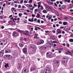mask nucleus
<instances>
[{"label":"nucleus","mask_w":73,"mask_h":73,"mask_svg":"<svg viewBox=\"0 0 73 73\" xmlns=\"http://www.w3.org/2000/svg\"><path fill=\"white\" fill-rule=\"evenodd\" d=\"M68 61V57H64L63 59V63H66Z\"/></svg>","instance_id":"obj_1"},{"label":"nucleus","mask_w":73,"mask_h":73,"mask_svg":"<svg viewBox=\"0 0 73 73\" xmlns=\"http://www.w3.org/2000/svg\"><path fill=\"white\" fill-rule=\"evenodd\" d=\"M7 58H9V59H10V60H11L12 61H15V58H13V57L12 56L10 55H8Z\"/></svg>","instance_id":"obj_2"},{"label":"nucleus","mask_w":73,"mask_h":73,"mask_svg":"<svg viewBox=\"0 0 73 73\" xmlns=\"http://www.w3.org/2000/svg\"><path fill=\"white\" fill-rule=\"evenodd\" d=\"M46 57L47 58H52V53L50 52H48L46 54Z\"/></svg>","instance_id":"obj_3"},{"label":"nucleus","mask_w":73,"mask_h":73,"mask_svg":"<svg viewBox=\"0 0 73 73\" xmlns=\"http://www.w3.org/2000/svg\"><path fill=\"white\" fill-rule=\"evenodd\" d=\"M31 16L32 17V18L31 19L29 18L28 20L30 22H33V19H34V17H35L36 15H35L32 14Z\"/></svg>","instance_id":"obj_4"},{"label":"nucleus","mask_w":73,"mask_h":73,"mask_svg":"<svg viewBox=\"0 0 73 73\" xmlns=\"http://www.w3.org/2000/svg\"><path fill=\"white\" fill-rule=\"evenodd\" d=\"M19 33H18L13 32V36L15 37H17V36H19Z\"/></svg>","instance_id":"obj_5"},{"label":"nucleus","mask_w":73,"mask_h":73,"mask_svg":"<svg viewBox=\"0 0 73 73\" xmlns=\"http://www.w3.org/2000/svg\"><path fill=\"white\" fill-rule=\"evenodd\" d=\"M6 44V42L5 40H2L0 41V45H4Z\"/></svg>","instance_id":"obj_6"},{"label":"nucleus","mask_w":73,"mask_h":73,"mask_svg":"<svg viewBox=\"0 0 73 73\" xmlns=\"http://www.w3.org/2000/svg\"><path fill=\"white\" fill-rule=\"evenodd\" d=\"M47 48V46L46 45H44L40 47L41 49H46Z\"/></svg>","instance_id":"obj_7"},{"label":"nucleus","mask_w":73,"mask_h":73,"mask_svg":"<svg viewBox=\"0 0 73 73\" xmlns=\"http://www.w3.org/2000/svg\"><path fill=\"white\" fill-rule=\"evenodd\" d=\"M4 50H2L0 52V57H2L4 55Z\"/></svg>","instance_id":"obj_8"},{"label":"nucleus","mask_w":73,"mask_h":73,"mask_svg":"<svg viewBox=\"0 0 73 73\" xmlns=\"http://www.w3.org/2000/svg\"><path fill=\"white\" fill-rule=\"evenodd\" d=\"M23 71L25 73H29V70L27 68H25L23 69Z\"/></svg>","instance_id":"obj_9"},{"label":"nucleus","mask_w":73,"mask_h":73,"mask_svg":"<svg viewBox=\"0 0 73 73\" xmlns=\"http://www.w3.org/2000/svg\"><path fill=\"white\" fill-rule=\"evenodd\" d=\"M5 53H11V50L7 48L5 50Z\"/></svg>","instance_id":"obj_10"},{"label":"nucleus","mask_w":73,"mask_h":73,"mask_svg":"<svg viewBox=\"0 0 73 73\" xmlns=\"http://www.w3.org/2000/svg\"><path fill=\"white\" fill-rule=\"evenodd\" d=\"M45 70H46V71L48 72L49 73H50L51 72V69H50V68H47Z\"/></svg>","instance_id":"obj_11"},{"label":"nucleus","mask_w":73,"mask_h":73,"mask_svg":"<svg viewBox=\"0 0 73 73\" xmlns=\"http://www.w3.org/2000/svg\"><path fill=\"white\" fill-rule=\"evenodd\" d=\"M15 21H10L8 22V23L11 24V25H13V24H15Z\"/></svg>","instance_id":"obj_12"},{"label":"nucleus","mask_w":73,"mask_h":73,"mask_svg":"<svg viewBox=\"0 0 73 73\" xmlns=\"http://www.w3.org/2000/svg\"><path fill=\"white\" fill-rule=\"evenodd\" d=\"M27 48H24L23 49V52L24 53H27Z\"/></svg>","instance_id":"obj_13"},{"label":"nucleus","mask_w":73,"mask_h":73,"mask_svg":"<svg viewBox=\"0 0 73 73\" xmlns=\"http://www.w3.org/2000/svg\"><path fill=\"white\" fill-rule=\"evenodd\" d=\"M62 31L61 30H60V29H58L56 30V33H59V34H61V33Z\"/></svg>","instance_id":"obj_14"},{"label":"nucleus","mask_w":73,"mask_h":73,"mask_svg":"<svg viewBox=\"0 0 73 73\" xmlns=\"http://www.w3.org/2000/svg\"><path fill=\"white\" fill-rule=\"evenodd\" d=\"M46 44L47 45H48L49 48H51L52 45H51V43L50 42H47L46 43Z\"/></svg>","instance_id":"obj_15"},{"label":"nucleus","mask_w":73,"mask_h":73,"mask_svg":"<svg viewBox=\"0 0 73 73\" xmlns=\"http://www.w3.org/2000/svg\"><path fill=\"white\" fill-rule=\"evenodd\" d=\"M19 45L21 47H23L24 45V42H21L19 44Z\"/></svg>","instance_id":"obj_16"},{"label":"nucleus","mask_w":73,"mask_h":73,"mask_svg":"<svg viewBox=\"0 0 73 73\" xmlns=\"http://www.w3.org/2000/svg\"><path fill=\"white\" fill-rule=\"evenodd\" d=\"M41 2H39L38 3V5L37 6L38 8H40L41 6Z\"/></svg>","instance_id":"obj_17"},{"label":"nucleus","mask_w":73,"mask_h":73,"mask_svg":"<svg viewBox=\"0 0 73 73\" xmlns=\"http://www.w3.org/2000/svg\"><path fill=\"white\" fill-rule=\"evenodd\" d=\"M64 30L66 31H70V28H65L64 29Z\"/></svg>","instance_id":"obj_18"},{"label":"nucleus","mask_w":73,"mask_h":73,"mask_svg":"<svg viewBox=\"0 0 73 73\" xmlns=\"http://www.w3.org/2000/svg\"><path fill=\"white\" fill-rule=\"evenodd\" d=\"M7 67H9V64L8 63L5 65V67L6 68V69L7 68Z\"/></svg>","instance_id":"obj_19"},{"label":"nucleus","mask_w":73,"mask_h":73,"mask_svg":"<svg viewBox=\"0 0 73 73\" xmlns=\"http://www.w3.org/2000/svg\"><path fill=\"white\" fill-rule=\"evenodd\" d=\"M31 48H33V49H34V50H35V46H34L32 44L31 45Z\"/></svg>","instance_id":"obj_20"},{"label":"nucleus","mask_w":73,"mask_h":73,"mask_svg":"<svg viewBox=\"0 0 73 73\" xmlns=\"http://www.w3.org/2000/svg\"><path fill=\"white\" fill-rule=\"evenodd\" d=\"M17 31L18 32H20V33H23V32L24 31L23 30H20L18 29L17 30Z\"/></svg>","instance_id":"obj_21"},{"label":"nucleus","mask_w":73,"mask_h":73,"mask_svg":"<svg viewBox=\"0 0 73 73\" xmlns=\"http://www.w3.org/2000/svg\"><path fill=\"white\" fill-rule=\"evenodd\" d=\"M66 7V5H63L61 6V8H62V9H64V8H65Z\"/></svg>","instance_id":"obj_22"},{"label":"nucleus","mask_w":73,"mask_h":73,"mask_svg":"<svg viewBox=\"0 0 73 73\" xmlns=\"http://www.w3.org/2000/svg\"><path fill=\"white\" fill-rule=\"evenodd\" d=\"M47 8H48V9H50V10H51L52 9V7L50 6H49V5L48 6Z\"/></svg>","instance_id":"obj_23"},{"label":"nucleus","mask_w":73,"mask_h":73,"mask_svg":"<svg viewBox=\"0 0 73 73\" xmlns=\"http://www.w3.org/2000/svg\"><path fill=\"white\" fill-rule=\"evenodd\" d=\"M36 70L35 68H32L30 69L31 72H32L33 70Z\"/></svg>","instance_id":"obj_24"},{"label":"nucleus","mask_w":73,"mask_h":73,"mask_svg":"<svg viewBox=\"0 0 73 73\" xmlns=\"http://www.w3.org/2000/svg\"><path fill=\"white\" fill-rule=\"evenodd\" d=\"M73 7V4H70V7H69V8L70 9H72Z\"/></svg>","instance_id":"obj_25"},{"label":"nucleus","mask_w":73,"mask_h":73,"mask_svg":"<svg viewBox=\"0 0 73 73\" xmlns=\"http://www.w3.org/2000/svg\"><path fill=\"white\" fill-rule=\"evenodd\" d=\"M67 52L68 53V55L69 54V55H72V53L69 50L67 51Z\"/></svg>","instance_id":"obj_26"},{"label":"nucleus","mask_w":73,"mask_h":73,"mask_svg":"<svg viewBox=\"0 0 73 73\" xmlns=\"http://www.w3.org/2000/svg\"><path fill=\"white\" fill-rule=\"evenodd\" d=\"M41 41H38L37 43V44L38 45H41Z\"/></svg>","instance_id":"obj_27"},{"label":"nucleus","mask_w":73,"mask_h":73,"mask_svg":"<svg viewBox=\"0 0 73 73\" xmlns=\"http://www.w3.org/2000/svg\"><path fill=\"white\" fill-rule=\"evenodd\" d=\"M18 65L19 66L18 67V68L19 69H20V68H21V63H19Z\"/></svg>","instance_id":"obj_28"},{"label":"nucleus","mask_w":73,"mask_h":73,"mask_svg":"<svg viewBox=\"0 0 73 73\" xmlns=\"http://www.w3.org/2000/svg\"><path fill=\"white\" fill-rule=\"evenodd\" d=\"M64 20L65 21H67V20H68V18L67 17L64 16Z\"/></svg>","instance_id":"obj_29"},{"label":"nucleus","mask_w":73,"mask_h":73,"mask_svg":"<svg viewBox=\"0 0 73 73\" xmlns=\"http://www.w3.org/2000/svg\"><path fill=\"white\" fill-rule=\"evenodd\" d=\"M69 41L70 42H73V39L71 38L69 39Z\"/></svg>","instance_id":"obj_30"},{"label":"nucleus","mask_w":73,"mask_h":73,"mask_svg":"<svg viewBox=\"0 0 73 73\" xmlns=\"http://www.w3.org/2000/svg\"><path fill=\"white\" fill-rule=\"evenodd\" d=\"M67 23H68V22H63V25H66Z\"/></svg>","instance_id":"obj_31"},{"label":"nucleus","mask_w":73,"mask_h":73,"mask_svg":"<svg viewBox=\"0 0 73 73\" xmlns=\"http://www.w3.org/2000/svg\"><path fill=\"white\" fill-rule=\"evenodd\" d=\"M43 73H49L48 72V71H47L46 70H44L43 71Z\"/></svg>","instance_id":"obj_32"},{"label":"nucleus","mask_w":73,"mask_h":73,"mask_svg":"<svg viewBox=\"0 0 73 73\" xmlns=\"http://www.w3.org/2000/svg\"><path fill=\"white\" fill-rule=\"evenodd\" d=\"M43 13H47V11L45 10H44L42 11Z\"/></svg>","instance_id":"obj_33"},{"label":"nucleus","mask_w":73,"mask_h":73,"mask_svg":"<svg viewBox=\"0 0 73 73\" xmlns=\"http://www.w3.org/2000/svg\"><path fill=\"white\" fill-rule=\"evenodd\" d=\"M63 48H57V50H63Z\"/></svg>","instance_id":"obj_34"},{"label":"nucleus","mask_w":73,"mask_h":73,"mask_svg":"<svg viewBox=\"0 0 73 73\" xmlns=\"http://www.w3.org/2000/svg\"><path fill=\"white\" fill-rule=\"evenodd\" d=\"M41 9H40L38 7V12L39 13V12H41Z\"/></svg>","instance_id":"obj_35"},{"label":"nucleus","mask_w":73,"mask_h":73,"mask_svg":"<svg viewBox=\"0 0 73 73\" xmlns=\"http://www.w3.org/2000/svg\"><path fill=\"white\" fill-rule=\"evenodd\" d=\"M40 9H41V10H43L44 9V7H43V6L42 5H41L40 6Z\"/></svg>","instance_id":"obj_36"},{"label":"nucleus","mask_w":73,"mask_h":73,"mask_svg":"<svg viewBox=\"0 0 73 73\" xmlns=\"http://www.w3.org/2000/svg\"><path fill=\"white\" fill-rule=\"evenodd\" d=\"M66 46H67L68 47V48H69V47L70 46V45L69 44V43H66Z\"/></svg>","instance_id":"obj_37"},{"label":"nucleus","mask_w":73,"mask_h":73,"mask_svg":"<svg viewBox=\"0 0 73 73\" xmlns=\"http://www.w3.org/2000/svg\"><path fill=\"white\" fill-rule=\"evenodd\" d=\"M34 38H35V39H37V38H39V37L37 36H35Z\"/></svg>","instance_id":"obj_38"},{"label":"nucleus","mask_w":73,"mask_h":73,"mask_svg":"<svg viewBox=\"0 0 73 73\" xmlns=\"http://www.w3.org/2000/svg\"><path fill=\"white\" fill-rule=\"evenodd\" d=\"M40 41V43L41 44H43L44 42V40H41Z\"/></svg>","instance_id":"obj_39"},{"label":"nucleus","mask_w":73,"mask_h":73,"mask_svg":"<svg viewBox=\"0 0 73 73\" xmlns=\"http://www.w3.org/2000/svg\"><path fill=\"white\" fill-rule=\"evenodd\" d=\"M4 57L5 58H7V57L8 58V54H6L4 56Z\"/></svg>","instance_id":"obj_40"},{"label":"nucleus","mask_w":73,"mask_h":73,"mask_svg":"<svg viewBox=\"0 0 73 73\" xmlns=\"http://www.w3.org/2000/svg\"><path fill=\"white\" fill-rule=\"evenodd\" d=\"M40 23V19H38L37 21L36 22V23Z\"/></svg>","instance_id":"obj_41"},{"label":"nucleus","mask_w":73,"mask_h":73,"mask_svg":"<svg viewBox=\"0 0 73 73\" xmlns=\"http://www.w3.org/2000/svg\"><path fill=\"white\" fill-rule=\"evenodd\" d=\"M26 8V7H25V6H24V5H22V10H23V8Z\"/></svg>","instance_id":"obj_42"},{"label":"nucleus","mask_w":73,"mask_h":73,"mask_svg":"<svg viewBox=\"0 0 73 73\" xmlns=\"http://www.w3.org/2000/svg\"><path fill=\"white\" fill-rule=\"evenodd\" d=\"M69 20L70 21H71L72 20H73V19L71 17H70L69 18Z\"/></svg>","instance_id":"obj_43"},{"label":"nucleus","mask_w":73,"mask_h":73,"mask_svg":"<svg viewBox=\"0 0 73 73\" xmlns=\"http://www.w3.org/2000/svg\"><path fill=\"white\" fill-rule=\"evenodd\" d=\"M53 43H57V44L58 43V42H57L56 40H55L53 41Z\"/></svg>","instance_id":"obj_44"},{"label":"nucleus","mask_w":73,"mask_h":73,"mask_svg":"<svg viewBox=\"0 0 73 73\" xmlns=\"http://www.w3.org/2000/svg\"><path fill=\"white\" fill-rule=\"evenodd\" d=\"M32 1H33V0H29V3H32Z\"/></svg>","instance_id":"obj_45"},{"label":"nucleus","mask_w":73,"mask_h":73,"mask_svg":"<svg viewBox=\"0 0 73 73\" xmlns=\"http://www.w3.org/2000/svg\"><path fill=\"white\" fill-rule=\"evenodd\" d=\"M44 6L45 8H47L48 7V5L47 4H45L44 5Z\"/></svg>","instance_id":"obj_46"},{"label":"nucleus","mask_w":73,"mask_h":73,"mask_svg":"<svg viewBox=\"0 0 73 73\" xmlns=\"http://www.w3.org/2000/svg\"><path fill=\"white\" fill-rule=\"evenodd\" d=\"M46 2L48 3V4L49 5H50V0H49V1H47Z\"/></svg>","instance_id":"obj_47"},{"label":"nucleus","mask_w":73,"mask_h":73,"mask_svg":"<svg viewBox=\"0 0 73 73\" xmlns=\"http://www.w3.org/2000/svg\"><path fill=\"white\" fill-rule=\"evenodd\" d=\"M35 28H38V29H41V28L40 27H38L37 26H35Z\"/></svg>","instance_id":"obj_48"},{"label":"nucleus","mask_w":73,"mask_h":73,"mask_svg":"<svg viewBox=\"0 0 73 73\" xmlns=\"http://www.w3.org/2000/svg\"><path fill=\"white\" fill-rule=\"evenodd\" d=\"M24 22L25 23H26V24L27 23V20H25L24 21Z\"/></svg>","instance_id":"obj_49"},{"label":"nucleus","mask_w":73,"mask_h":73,"mask_svg":"<svg viewBox=\"0 0 73 73\" xmlns=\"http://www.w3.org/2000/svg\"><path fill=\"white\" fill-rule=\"evenodd\" d=\"M54 62L55 64H56V63H57V62H58V61L57 60H54Z\"/></svg>","instance_id":"obj_50"},{"label":"nucleus","mask_w":73,"mask_h":73,"mask_svg":"<svg viewBox=\"0 0 73 73\" xmlns=\"http://www.w3.org/2000/svg\"><path fill=\"white\" fill-rule=\"evenodd\" d=\"M51 38L52 39V40H54V36H52L51 37Z\"/></svg>","instance_id":"obj_51"},{"label":"nucleus","mask_w":73,"mask_h":73,"mask_svg":"<svg viewBox=\"0 0 73 73\" xmlns=\"http://www.w3.org/2000/svg\"><path fill=\"white\" fill-rule=\"evenodd\" d=\"M37 15H38V16H36V17H37V18H38V17H39V16H40V14H39V13H38L37 14Z\"/></svg>","instance_id":"obj_52"},{"label":"nucleus","mask_w":73,"mask_h":73,"mask_svg":"<svg viewBox=\"0 0 73 73\" xmlns=\"http://www.w3.org/2000/svg\"><path fill=\"white\" fill-rule=\"evenodd\" d=\"M24 40L25 41H27V38H24Z\"/></svg>","instance_id":"obj_53"},{"label":"nucleus","mask_w":73,"mask_h":73,"mask_svg":"<svg viewBox=\"0 0 73 73\" xmlns=\"http://www.w3.org/2000/svg\"><path fill=\"white\" fill-rule=\"evenodd\" d=\"M2 62V61H1V60H0V67L1 66V63Z\"/></svg>","instance_id":"obj_54"},{"label":"nucleus","mask_w":73,"mask_h":73,"mask_svg":"<svg viewBox=\"0 0 73 73\" xmlns=\"http://www.w3.org/2000/svg\"><path fill=\"white\" fill-rule=\"evenodd\" d=\"M23 33L25 35H27V34L25 32H24V31H23Z\"/></svg>","instance_id":"obj_55"},{"label":"nucleus","mask_w":73,"mask_h":73,"mask_svg":"<svg viewBox=\"0 0 73 73\" xmlns=\"http://www.w3.org/2000/svg\"><path fill=\"white\" fill-rule=\"evenodd\" d=\"M11 20H12L13 21H15V20H14V19H13V17H12L11 18Z\"/></svg>","instance_id":"obj_56"},{"label":"nucleus","mask_w":73,"mask_h":73,"mask_svg":"<svg viewBox=\"0 0 73 73\" xmlns=\"http://www.w3.org/2000/svg\"><path fill=\"white\" fill-rule=\"evenodd\" d=\"M22 14L21 13H19V16H22Z\"/></svg>","instance_id":"obj_57"},{"label":"nucleus","mask_w":73,"mask_h":73,"mask_svg":"<svg viewBox=\"0 0 73 73\" xmlns=\"http://www.w3.org/2000/svg\"><path fill=\"white\" fill-rule=\"evenodd\" d=\"M29 4H28L27 5H25L27 7H28V8H29Z\"/></svg>","instance_id":"obj_58"},{"label":"nucleus","mask_w":73,"mask_h":73,"mask_svg":"<svg viewBox=\"0 0 73 73\" xmlns=\"http://www.w3.org/2000/svg\"><path fill=\"white\" fill-rule=\"evenodd\" d=\"M18 8H21V5H18Z\"/></svg>","instance_id":"obj_59"},{"label":"nucleus","mask_w":73,"mask_h":73,"mask_svg":"<svg viewBox=\"0 0 73 73\" xmlns=\"http://www.w3.org/2000/svg\"><path fill=\"white\" fill-rule=\"evenodd\" d=\"M52 17H49L48 19V20H50L51 19H52Z\"/></svg>","instance_id":"obj_60"},{"label":"nucleus","mask_w":73,"mask_h":73,"mask_svg":"<svg viewBox=\"0 0 73 73\" xmlns=\"http://www.w3.org/2000/svg\"><path fill=\"white\" fill-rule=\"evenodd\" d=\"M58 38H61V35H60L58 36Z\"/></svg>","instance_id":"obj_61"},{"label":"nucleus","mask_w":73,"mask_h":73,"mask_svg":"<svg viewBox=\"0 0 73 73\" xmlns=\"http://www.w3.org/2000/svg\"><path fill=\"white\" fill-rule=\"evenodd\" d=\"M32 7V5H29V7H30V8H31V7Z\"/></svg>","instance_id":"obj_62"},{"label":"nucleus","mask_w":73,"mask_h":73,"mask_svg":"<svg viewBox=\"0 0 73 73\" xmlns=\"http://www.w3.org/2000/svg\"><path fill=\"white\" fill-rule=\"evenodd\" d=\"M34 21V22L36 21H37V19L35 18Z\"/></svg>","instance_id":"obj_63"},{"label":"nucleus","mask_w":73,"mask_h":73,"mask_svg":"<svg viewBox=\"0 0 73 73\" xmlns=\"http://www.w3.org/2000/svg\"><path fill=\"white\" fill-rule=\"evenodd\" d=\"M70 73H73V70H72L70 71Z\"/></svg>","instance_id":"obj_64"}]
</instances>
